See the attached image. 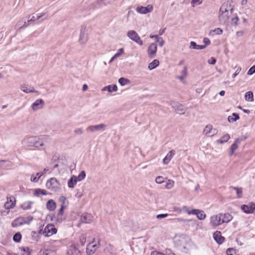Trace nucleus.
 Returning <instances> with one entry per match:
<instances>
[{"instance_id": "obj_1", "label": "nucleus", "mask_w": 255, "mask_h": 255, "mask_svg": "<svg viewBox=\"0 0 255 255\" xmlns=\"http://www.w3.org/2000/svg\"><path fill=\"white\" fill-rule=\"evenodd\" d=\"M233 11V9L230 8L227 2L223 3L219 11L218 19L220 22L224 24L227 23Z\"/></svg>"}, {"instance_id": "obj_2", "label": "nucleus", "mask_w": 255, "mask_h": 255, "mask_svg": "<svg viewBox=\"0 0 255 255\" xmlns=\"http://www.w3.org/2000/svg\"><path fill=\"white\" fill-rule=\"evenodd\" d=\"M34 146L35 148L41 150L45 148V146L50 143L51 138L48 135H41L36 136Z\"/></svg>"}, {"instance_id": "obj_3", "label": "nucleus", "mask_w": 255, "mask_h": 255, "mask_svg": "<svg viewBox=\"0 0 255 255\" xmlns=\"http://www.w3.org/2000/svg\"><path fill=\"white\" fill-rule=\"evenodd\" d=\"M57 230L53 224H48L43 230L41 229L39 233L45 237H49L57 233Z\"/></svg>"}, {"instance_id": "obj_4", "label": "nucleus", "mask_w": 255, "mask_h": 255, "mask_svg": "<svg viewBox=\"0 0 255 255\" xmlns=\"http://www.w3.org/2000/svg\"><path fill=\"white\" fill-rule=\"evenodd\" d=\"M60 183L55 178H51L48 180L46 184V187L53 191H56L60 188Z\"/></svg>"}, {"instance_id": "obj_5", "label": "nucleus", "mask_w": 255, "mask_h": 255, "mask_svg": "<svg viewBox=\"0 0 255 255\" xmlns=\"http://www.w3.org/2000/svg\"><path fill=\"white\" fill-rule=\"evenodd\" d=\"M127 36L131 40L141 46L143 43L137 33L134 30H129L127 33Z\"/></svg>"}, {"instance_id": "obj_6", "label": "nucleus", "mask_w": 255, "mask_h": 255, "mask_svg": "<svg viewBox=\"0 0 255 255\" xmlns=\"http://www.w3.org/2000/svg\"><path fill=\"white\" fill-rule=\"evenodd\" d=\"M100 247V243L99 242H95L93 241L89 243L86 248V253L88 255H91L95 253L96 251Z\"/></svg>"}, {"instance_id": "obj_7", "label": "nucleus", "mask_w": 255, "mask_h": 255, "mask_svg": "<svg viewBox=\"0 0 255 255\" xmlns=\"http://www.w3.org/2000/svg\"><path fill=\"white\" fill-rule=\"evenodd\" d=\"M203 133L208 136H213L217 134L218 130L215 128H213L212 125L209 124L205 127Z\"/></svg>"}, {"instance_id": "obj_8", "label": "nucleus", "mask_w": 255, "mask_h": 255, "mask_svg": "<svg viewBox=\"0 0 255 255\" xmlns=\"http://www.w3.org/2000/svg\"><path fill=\"white\" fill-rule=\"evenodd\" d=\"M36 136H27L24 138L21 141L23 145L27 146H34L35 138Z\"/></svg>"}, {"instance_id": "obj_9", "label": "nucleus", "mask_w": 255, "mask_h": 255, "mask_svg": "<svg viewBox=\"0 0 255 255\" xmlns=\"http://www.w3.org/2000/svg\"><path fill=\"white\" fill-rule=\"evenodd\" d=\"M210 224L211 226L216 227L222 224L221 219L219 214L214 215L210 217Z\"/></svg>"}, {"instance_id": "obj_10", "label": "nucleus", "mask_w": 255, "mask_h": 255, "mask_svg": "<svg viewBox=\"0 0 255 255\" xmlns=\"http://www.w3.org/2000/svg\"><path fill=\"white\" fill-rule=\"evenodd\" d=\"M88 34L87 33L86 28H82L80 30L79 42L81 45H85L88 41Z\"/></svg>"}, {"instance_id": "obj_11", "label": "nucleus", "mask_w": 255, "mask_h": 255, "mask_svg": "<svg viewBox=\"0 0 255 255\" xmlns=\"http://www.w3.org/2000/svg\"><path fill=\"white\" fill-rule=\"evenodd\" d=\"M33 220V217L31 216L27 217L26 218H19L15 220L13 223V225L15 224L16 225H21L22 224H29Z\"/></svg>"}, {"instance_id": "obj_12", "label": "nucleus", "mask_w": 255, "mask_h": 255, "mask_svg": "<svg viewBox=\"0 0 255 255\" xmlns=\"http://www.w3.org/2000/svg\"><path fill=\"white\" fill-rule=\"evenodd\" d=\"M157 45L155 43H151L149 45L147 51L148 55L150 58H153L155 57L157 52Z\"/></svg>"}, {"instance_id": "obj_13", "label": "nucleus", "mask_w": 255, "mask_h": 255, "mask_svg": "<svg viewBox=\"0 0 255 255\" xmlns=\"http://www.w3.org/2000/svg\"><path fill=\"white\" fill-rule=\"evenodd\" d=\"M106 128V125L104 124H101L98 125L90 126L87 128V130H89L91 132L103 131Z\"/></svg>"}, {"instance_id": "obj_14", "label": "nucleus", "mask_w": 255, "mask_h": 255, "mask_svg": "<svg viewBox=\"0 0 255 255\" xmlns=\"http://www.w3.org/2000/svg\"><path fill=\"white\" fill-rule=\"evenodd\" d=\"M45 105L44 101L42 99L36 100L31 105V108L34 111L42 109Z\"/></svg>"}, {"instance_id": "obj_15", "label": "nucleus", "mask_w": 255, "mask_h": 255, "mask_svg": "<svg viewBox=\"0 0 255 255\" xmlns=\"http://www.w3.org/2000/svg\"><path fill=\"white\" fill-rule=\"evenodd\" d=\"M153 10V6L151 5H148L147 6H138L136 8V11L139 13L146 14L152 11Z\"/></svg>"}, {"instance_id": "obj_16", "label": "nucleus", "mask_w": 255, "mask_h": 255, "mask_svg": "<svg viewBox=\"0 0 255 255\" xmlns=\"http://www.w3.org/2000/svg\"><path fill=\"white\" fill-rule=\"evenodd\" d=\"M20 90L25 93H38V91L35 90L34 87L27 84H22L20 86Z\"/></svg>"}, {"instance_id": "obj_17", "label": "nucleus", "mask_w": 255, "mask_h": 255, "mask_svg": "<svg viewBox=\"0 0 255 255\" xmlns=\"http://www.w3.org/2000/svg\"><path fill=\"white\" fill-rule=\"evenodd\" d=\"M67 254L68 255H81L79 250L75 245H72L68 247L67 251Z\"/></svg>"}, {"instance_id": "obj_18", "label": "nucleus", "mask_w": 255, "mask_h": 255, "mask_svg": "<svg viewBox=\"0 0 255 255\" xmlns=\"http://www.w3.org/2000/svg\"><path fill=\"white\" fill-rule=\"evenodd\" d=\"M171 106L175 110L180 114H183L185 112V110L183 108V106L179 103L177 102H174L171 103Z\"/></svg>"}, {"instance_id": "obj_19", "label": "nucleus", "mask_w": 255, "mask_h": 255, "mask_svg": "<svg viewBox=\"0 0 255 255\" xmlns=\"http://www.w3.org/2000/svg\"><path fill=\"white\" fill-rule=\"evenodd\" d=\"M255 207V204L252 202L248 205H243L241 206V209L246 213H253V208Z\"/></svg>"}, {"instance_id": "obj_20", "label": "nucleus", "mask_w": 255, "mask_h": 255, "mask_svg": "<svg viewBox=\"0 0 255 255\" xmlns=\"http://www.w3.org/2000/svg\"><path fill=\"white\" fill-rule=\"evenodd\" d=\"M221 219L222 224L223 223H228L233 219V216L228 213H219Z\"/></svg>"}, {"instance_id": "obj_21", "label": "nucleus", "mask_w": 255, "mask_h": 255, "mask_svg": "<svg viewBox=\"0 0 255 255\" xmlns=\"http://www.w3.org/2000/svg\"><path fill=\"white\" fill-rule=\"evenodd\" d=\"M191 213L193 215H196L198 219L203 220L206 218V215L204 212L202 210L198 209H193L191 210Z\"/></svg>"}, {"instance_id": "obj_22", "label": "nucleus", "mask_w": 255, "mask_h": 255, "mask_svg": "<svg viewBox=\"0 0 255 255\" xmlns=\"http://www.w3.org/2000/svg\"><path fill=\"white\" fill-rule=\"evenodd\" d=\"M93 220V217L91 214L86 213L81 215L80 221L83 223H90Z\"/></svg>"}, {"instance_id": "obj_23", "label": "nucleus", "mask_w": 255, "mask_h": 255, "mask_svg": "<svg viewBox=\"0 0 255 255\" xmlns=\"http://www.w3.org/2000/svg\"><path fill=\"white\" fill-rule=\"evenodd\" d=\"M15 205V198L13 197L7 198V201L5 203L4 206L6 209L13 208Z\"/></svg>"}, {"instance_id": "obj_24", "label": "nucleus", "mask_w": 255, "mask_h": 255, "mask_svg": "<svg viewBox=\"0 0 255 255\" xmlns=\"http://www.w3.org/2000/svg\"><path fill=\"white\" fill-rule=\"evenodd\" d=\"M247 138V136H243L242 137L237 138L234 143H233L230 147V149L232 150L235 151L238 147V145L241 143V141L245 140Z\"/></svg>"}, {"instance_id": "obj_25", "label": "nucleus", "mask_w": 255, "mask_h": 255, "mask_svg": "<svg viewBox=\"0 0 255 255\" xmlns=\"http://www.w3.org/2000/svg\"><path fill=\"white\" fill-rule=\"evenodd\" d=\"M174 154L175 151L174 150L169 151L163 160V163L164 164H167L173 158Z\"/></svg>"}, {"instance_id": "obj_26", "label": "nucleus", "mask_w": 255, "mask_h": 255, "mask_svg": "<svg viewBox=\"0 0 255 255\" xmlns=\"http://www.w3.org/2000/svg\"><path fill=\"white\" fill-rule=\"evenodd\" d=\"M214 240L218 243L222 244L224 241V238L221 236L220 231H216L213 235Z\"/></svg>"}, {"instance_id": "obj_27", "label": "nucleus", "mask_w": 255, "mask_h": 255, "mask_svg": "<svg viewBox=\"0 0 255 255\" xmlns=\"http://www.w3.org/2000/svg\"><path fill=\"white\" fill-rule=\"evenodd\" d=\"M66 208V207L61 206L57 215V221L58 222H61L65 219V217L64 216V209Z\"/></svg>"}, {"instance_id": "obj_28", "label": "nucleus", "mask_w": 255, "mask_h": 255, "mask_svg": "<svg viewBox=\"0 0 255 255\" xmlns=\"http://www.w3.org/2000/svg\"><path fill=\"white\" fill-rule=\"evenodd\" d=\"M46 207L49 211H54L56 208V204L54 200H49L46 204Z\"/></svg>"}, {"instance_id": "obj_29", "label": "nucleus", "mask_w": 255, "mask_h": 255, "mask_svg": "<svg viewBox=\"0 0 255 255\" xmlns=\"http://www.w3.org/2000/svg\"><path fill=\"white\" fill-rule=\"evenodd\" d=\"M78 180L77 178V176H72L71 178L68 181V186L69 188H73L74 186L77 184Z\"/></svg>"}, {"instance_id": "obj_30", "label": "nucleus", "mask_w": 255, "mask_h": 255, "mask_svg": "<svg viewBox=\"0 0 255 255\" xmlns=\"http://www.w3.org/2000/svg\"><path fill=\"white\" fill-rule=\"evenodd\" d=\"M103 90L108 91L109 92H116L118 90V87H117V85H109V86L105 87L103 88Z\"/></svg>"}, {"instance_id": "obj_31", "label": "nucleus", "mask_w": 255, "mask_h": 255, "mask_svg": "<svg viewBox=\"0 0 255 255\" xmlns=\"http://www.w3.org/2000/svg\"><path fill=\"white\" fill-rule=\"evenodd\" d=\"M149 37H150V38L155 37V40L156 42H159V45H160V47H162L163 45H164V41L163 40L162 38L159 37L158 35H150L149 36Z\"/></svg>"}, {"instance_id": "obj_32", "label": "nucleus", "mask_w": 255, "mask_h": 255, "mask_svg": "<svg viewBox=\"0 0 255 255\" xmlns=\"http://www.w3.org/2000/svg\"><path fill=\"white\" fill-rule=\"evenodd\" d=\"M59 201L61 204V207H67L68 205V202L66 198L64 196H62L59 197Z\"/></svg>"}, {"instance_id": "obj_33", "label": "nucleus", "mask_w": 255, "mask_h": 255, "mask_svg": "<svg viewBox=\"0 0 255 255\" xmlns=\"http://www.w3.org/2000/svg\"><path fill=\"white\" fill-rule=\"evenodd\" d=\"M230 138V135L229 134H226L223 135L221 139L218 140L217 142L218 143L223 144L227 142Z\"/></svg>"}, {"instance_id": "obj_34", "label": "nucleus", "mask_w": 255, "mask_h": 255, "mask_svg": "<svg viewBox=\"0 0 255 255\" xmlns=\"http://www.w3.org/2000/svg\"><path fill=\"white\" fill-rule=\"evenodd\" d=\"M206 47V45H197L196 42L191 41L190 42V48L194 49H203Z\"/></svg>"}, {"instance_id": "obj_35", "label": "nucleus", "mask_w": 255, "mask_h": 255, "mask_svg": "<svg viewBox=\"0 0 255 255\" xmlns=\"http://www.w3.org/2000/svg\"><path fill=\"white\" fill-rule=\"evenodd\" d=\"M43 175V173H37L36 176L32 174L30 178V181L33 182H37L39 178Z\"/></svg>"}, {"instance_id": "obj_36", "label": "nucleus", "mask_w": 255, "mask_h": 255, "mask_svg": "<svg viewBox=\"0 0 255 255\" xmlns=\"http://www.w3.org/2000/svg\"><path fill=\"white\" fill-rule=\"evenodd\" d=\"M32 204L33 202L28 201L23 203L21 206V208L24 210H28L31 208Z\"/></svg>"}, {"instance_id": "obj_37", "label": "nucleus", "mask_w": 255, "mask_h": 255, "mask_svg": "<svg viewBox=\"0 0 255 255\" xmlns=\"http://www.w3.org/2000/svg\"><path fill=\"white\" fill-rule=\"evenodd\" d=\"M159 61L157 59H154L152 62L150 63L148 65V68L149 70H152L159 65Z\"/></svg>"}, {"instance_id": "obj_38", "label": "nucleus", "mask_w": 255, "mask_h": 255, "mask_svg": "<svg viewBox=\"0 0 255 255\" xmlns=\"http://www.w3.org/2000/svg\"><path fill=\"white\" fill-rule=\"evenodd\" d=\"M34 195L35 196H39L40 195H47V192L45 190L38 188V189H36L34 190Z\"/></svg>"}, {"instance_id": "obj_39", "label": "nucleus", "mask_w": 255, "mask_h": 255, "mask_svg": "<svg viewBox=\"0 0 255 255\" xmlns=\"http://www.w3.org/2000/svg\"><path fill=\"white\" fill-rule=\"evenodd\" d=\"M119 83L121 86H124L129 84L130 81L127 78L122 77L119 79Z\"/></svg>"}, {"instance_id": "obj_40", "label": "nucleus", "mask_w": 255, "mask_h": 255, "mask_svg": "<svg viewBox=\"0 0 255 255\" xmlns=\"http://www.w3.org/2000/svg\"><path fill=\"white\" fill-rule=\"evenodd\" d=\"M26 26H27L26 22L24 20H20L19 21H18V22L15 25V29H21V28L26 27Z\"/></svg>"}, {"instance_id": "obj_41", "label": "nucleus", "mask_w": 255, "mask_h": 255, "mask_svg": "<svg viewBox=\"0 0 255 255\" xmlns=\"http://www.w3.org/2000/svg\"><path fill=\"white\" fill-rule=\"evenodd\" d=\"M245 100L248 101L253 102L254 101L253 93L251 91L247 92L245 96Z\"/></svg>"}, {"instance_id": "obj_42", "label": "nucleus", "mask_w": 255, "mask_h": 255, "mask_svg": "<svg viewBox=\"0 0 255 255\" xmlns=\"http://www.w3.org/2000/svg\"><path fill=\"white\" fill-rule=\"evenodd\" d=\"M45 13H43L40 14H38L36 18H35V17L34 16H32L31 18H30V16H29V17L28 18V22H34L36 20H38L41 17L44 16L45 15Z\"/></svg>"}, {"instance_id": "obj_43", "label": "nucleus", "mask_w": 255, "mask_h": 255, "mask_svg": "<svg viewBox=\"0 0 255 255\" xmlns=\"http://www.w3.org/2000/svg\"><path fill=\"white\" fill-rule=\"evenodd\" d=\"M39 232H36L35 231H32L31 232V239L32 240L35 241H38L40 239V236Z\"/></svg>"}, {"instance_id": "obj_44", "label": "nucleus", "mask_w": 255, "mask_h": 255, "mask_svg": "<svg viewBox=\"0 0 255 255\" xmlns=\"http://www.w3.org/2000/svg\"><path fill=\"white\" fill-rule=\"evenodd\" d=\"M232 116L233 117H234V118H233V117H231V116H229L228 118V121L229 122H236L240 119V117L237 114L233 113L232 114Z\"/></svg>"}, {"instance_id": "obj_45", "label": "nucleus", "mask_w": 255, "mask_h": 255, "mask_svg": "<svg viewBox=\"0 0 255 255\" xmlns=\"http://www.w3.org/2000/svg\"><path fill=\"white\" fill-rule=\"evenodd\" d=\"M20 251L24 253L25 255H30L31 253V250L27 247H22L19 248ZM24 255V254H23Z\"/></svg>"}, {"instance_id": "obj_46", "label": "nucleus", "mask_w": 255, "mask_h": 255, "mask_svg": "<svg viewBox=\"0 0 255 255\" xmlns=\"http://www.w3.org/2000/svg\"><path fill=\"white\" fill-rule=\"evenodd\" d=\"M21 239V235L20 233H16L13 237V240L15 242H19Z\"/></svg>"}, {"instance_id": "obj_47", "label": "nucleus", "mask_w": 255, "mask_h": 255, "mask_svg": "<svg viewBox=\"0 0 255 255\" xmlns=\"http://www.w3.org/2000/svg\"><path fill=\"white\" fill-rule=\"evenodd\" d=\"M174 185V181L172 180H168L166 183L165 188L167 189H170L172 188Z\"/></svg>"}, {"instance_id": "obj_48", "label": "nucleus", "mask_w": 255, "mask_h": 255, "mask_svg": "<svg viewBox=\"0 0 255 255\" xmlns=\"http://www.w3.org/2000/svg\"><path fill=\"white\" fill-rule=\"evenodd\" d=\"M184 212L187 213L189 215L192 214V213H191V210H189L188 209V207L186 206H184L182 207L181 208H180V209L179 210V212Z\"/></svg>"}, {"instance_id": "obj_49", "label": "nucleus", "mask_w": 255, "mask_h": 255, "mask_svg": "<svg viewBox=\"0 0 255 255\" xmlns=\"http://www.w3.org/2000/svg\"><path fill=\"white\" fill-rule=\"evenodd\" d=\"M86 176V173L84 171H82L80 174L77 177L78 181H80L84 179Z\"/></svg>"}, {"instance_id": "obj_50", "label": "nucleus", "mask_w": 255, "mask_h": 255, "mask_svg": "<svg viewBox=\"0 0 255 255\" xmlns=\"http://www.w3.org/2000/svg\"><path fill=\"white\" fill-rule=\"evenodd\" d=\"M233 189L236 191V193L239 198H240L242 195V188L238 187H233Z\"/></svg>"}, {"instance_id": "obj_51", "label": "nucleus", "mask_w": 255, "mask_h": 255, "mask_svg": "<svg viewBox=\"0 0 255 255\" xmlns=\"http://www.w3.org/2000/svg\"><path fill=\"white\" fill-rule=\"evenodd\" d=\"M155 182L157 184H161L164 182V178L162 176H157L155 179Z\"/></svg>"}, {"instance_id": "obj_52", "label": "nucleus", "mask_w": 255, "mask_h": 255, "mask_svg": "<svg viewBox=\"0 0 255 255\" xmlns=\"http://www.w3.org/2000/svg\"><path fill=\"white\" fill-rule=\"evenodd\" d=\"M239 20V18L238 16H236L231 19V22L232 25H237Z\"/></svg>"}, {"instance_id": "obj_53", "label": "nucleus", "mask_w": 255, "mask_h": 255, "mask_svg": "<svg viewBox=\"0 0 255 255\" xmlns=\"http://www.w3.org/2000/svg\"><path fill=\"white\" fill-rule=\"evenodd\" d=\"M74 133L78 135H81L83 133V130L82 128H77L74 130Z\"/></svg>"}, {"instance_id": "obj_54", "label": "nucleus", "mask_w": 255, "mask_h": 255, "mask_svg": "<svg viewBox=\"0 0 255 255\" xmlns=\"http://www.w3.org/2000/svg\"><path fill=\"white\" fill-rule=\"evenodd\" d=\"M255 73V65L253 66L248 71V75H251Z\"/></svg>"}, {"instance_id": "obj_55", "label": "nucleus", "mask_w": 255, "mask_h": 255, "mask_svg": "<svg viewBox=\"0 0 255 255\" xmlns=\"http://www.w3.org/2000/svg\"><path fill=\"white\" fill-rule=\"evenodd\" d=\"M201 3L202 1L200 0H192L191 1V4L193 7H194L196 5L200 4Z\"/></svg>"}, {"instance_id": "obj_56", "label": "nucleus", "mask_w": 255, "mask_h": 255, "mask_svg": "<svg viewBox=\"0 0 255 255\" xmlns=\"http://www.w3.org/2000/svg\"><path fill=\"white\" fill-rule=\"evenodd\" d=\"M86 239L84 235L81 236L80 239V242L82 246H84L86 243Z\"/></svg>"}, {"instance_id": "obj_57", "label": "nucleus", "mask_w": 255, "mask_h": 255, "mask_svg": "<svg viewBox=\"0 0 255 255\" xmlns=\"http://www.w3.org/2000/svg\"><path fill=\"white\" fill-rule=\"evenodd\" d=\"M235 253V250L233 249L229 248L227 250L226 253L227 255H233Z\"/></svg>"}, {"instance_id": "obj_58", "label": "nucleus", "mask_w": 255, "mask_h": 255, "mask_svg": "<svg viewBox=\"0 0 255 255\" xmlns=\"http://www.w3.org/2000/svg\"><path fill=\"white\" fill-rule=\"evenodd\" d=\"M241 70H242L241 67H238L237 68V69L236 70V72H235V73L233 74V75H232V77L233 78H235L240 73Z\"/></svg>"}, {"instance_id": "obj_59", "label": "nucleus", "mask_w": 255, "mask_h": 255, "mask_svg": "<svg viewBox=\"0 0 255 255\" xmlns=\"http://www.w3.org/2000/svg\"><path fill=\"white\" fill-rule=\"evenodd\" d=\"M168 216V214H159L156 216V218L158 219H161L162 218H164L167 217Z\"/></svg>"}, {"instance_id": "obj_60", "label": "nucleus", "mask_w": 255, "mask_h": 255, "mask_svg": "<svg viewBox=\"0 0 255 255\" xmlns=\"http://www.w3.org/2000/svg\"><path fill=\"white\" fill-rule=\"evenodd\" d=\"M216 60L214 57H211L210 59L208 60V62L210 64L214 65L216 63Z\"/></svg>"}, {"instance_id": "obj_61", "label": "nucleus", "mask_w": 255, "mask_h": 255, "mask_svg": "<svg viewBox=\"0 0 255 255\" xmlns=\"http://www.w3.org/2000/svg\"><path fill=\"white\" fill-rule=\"evenodd\" d=\"M213 31L215 32L218 35H220L223 33V30L220 28H215Z\"/></svg>"}, {"instance_id": "obj_62", "label": "nucleus", "mask_w": 255, "mask_h": 255, "mask_svg": "<svg viewBox=\"0 0 255 255\" xmlns=\"http://www.w3.org/2000/svg\"><path fill=\"white\" fill-rule=\"evenodd\" d=\"M182 75L185 76V77L187 75V69L186 66H184L183 70L182 71Z\"/></svg>"}, {"instance_id": "obj_63", "label": "nucleus", "mask_w": 255, "mask_h": 255, "mask_svg": "<svg viewBox=\"0 0 255 255\" xmlns=\"http://www.w3.org/2000/svg\"><path fill=\"white\" fill-rule=\"evenodd\" d=\"M203 42L205 43L204 45H206V46L210 44V40L208 38H204L203 39Z\"/></svg>"}, {"instance_id": "obj_64", "label": "nucleus", "mask_w": 255, "mask_h": 255, "mask_svg": "<svg viewBox=\"0 0 255 255\" xmlns=\"http://www.w3.org/2000/svg\"><path fill=\"white\" fill-rule=\"evenodd\" d=\"M124 52V49L123 48H120L118 52L115 54L116 55V56L119 57L122 53Z\"/></svg>"}]
</instances>
